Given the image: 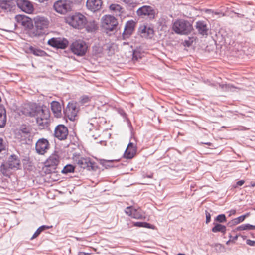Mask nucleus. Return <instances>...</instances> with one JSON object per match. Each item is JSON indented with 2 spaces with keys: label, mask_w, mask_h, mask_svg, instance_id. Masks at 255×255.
<instances>
[{
  "label": "nucleus",
  "mask_w": 255,
  "mask_h": 255,
  "mask_svg": "<svg viewBox=\"0 0 255 255\" xmlns=\"http://www.w3.org/2000/svg\"><path fill=\"white\" fill-rule=\"evenodd\" d=\"M109 8L110 10L115 12L116 15H120L123 11V8L119 4H112Z\"/></svg>",
  "instance_id": "bb28decb"
},
{
  "label": "nucleus",
  "mask_w": 255,
  "mask_h": 255,
  "mask_svg": "<svg viewBox=\"0 0 255 255\" xmlns=\"http://www.w3.org/2000/svg\"><path fill=\"white\" fill-rule=\"evenodd\" d=\"M136 23L133 20H129L128 21L125 26L124 31L123 33V37L124 39L128 38L134 30Z\"/></svg>",
  "instance_id": "dca6fc26"
},
{
  "label": "nucleus",
  "mask_w": 255,
  "mask_h": 255,
  "mask_svg": "<svg viewBox=\"0 0 255 255\" xmlns=\"http://www.w3.org/2000/svg\"><path fill=\"white\" fill-rule=\"evenodd\" d=\"M246 243L250 246H253L255 245V241L251 240H247Z\"/></svg>",
  "instance_id": "c03bdc74"
},
{
  "label": "nucleus",
  "mask_w": 255,
  "mask_h": 255,
  "mask_svg": "<svg viewBox=\"0 0 255 255\" xmlns=\"http://www.w3.org/2000/svg\"><path fill=\"white\" fill-rule=\"evenodd\" d=\"M6 122V111L3 107H0V128L3 127Z\"/></svg>",
  "instance_id": "393cba45"
},
{
  "label": "nucleus",
  "mask_w": 255,
  "mask_h": 255,
  "mask_svg": "<svg viewBox=\"0 0 255 255\" xmlns=\"http://www.w3.org/2000/svg\"><path fill=\"white\" fill-rule=\"evenodd\" d=\"M137 13L139 16L142 17L147 16L149 18L152 19L154 17L155 12L151 7L143 6L137 10Z\"/></svg>",
  "instance_id": "4468645a"
},
{
  "label": "nucleus",
  "mask_w": 255,
  "mask_h": 255,
  "mask_svg": "<svg viewBox=\"0 0 255 255\" xmlns=\"http://www.w3.org/2000/svg\"><path fill=\"white\" fill-rule=\"evenodd\" d=\"M134 209V208H133L132 206H129L127 207L125 210V212L126 214L128 215L129 216H130L131 217H132L133 215V211Z\"/></svg>",
  "instance_id": "473e14b6"
},
{
  "label": "nucleus",
  "mask_w": 255,
  "mask_h": 255,
  "mask_svg": "<svg viewBox=\"0 0 255 255\" xmlns=\"http://www.w3.org/2000/svg\"><path fill=\"white\" fill-rule=\"evenodd\" d=\"M235 213H236V211H235V210H231V211H230V215L231 214H235Z\"/></svg>",
  "instance_id": "3c124183"
},
{
  "label": "nucleus",
  "mask_w": 255,
  "mask_h": 255,
  "mask_svg": "<svg viewBox=\"0 0 255 255\" xmlns=\"http://www.w3.org/2000/svg\"><path fill=\"white\" fill-rule=\"evenodd\" d=\"M133 215L132 218L136 219H145V216L143 212L140 209H135L133 211Z\"/></svg>",
  "instance_id": "cd10ccee"
},
{
  "label": "nucleus",
  "mask_w": 255,
  "mask_h": 255,
  "mask_svg": "<svg viewBox=\"0 0 255 255\" xmlns=\"http://www.w3.org/2000/svg\"><path fill=\"white\" fill-rule=\"evenodd\" d=\"M139 32L141 37L145 38H151L154 33L152 28L145 25H142L140 27Z\"/></svg>",
  "instance_id": "6ab92c4d"
},
{
  "label": "nucleus",
  "mask_w": 255,
  "mask_h": 255,
  "mask_svg": "<svg viewBox=\"0 0 255 255\" xmlns=\"http://www.w3.org/2000/svg\"><path fill=\"white\" fill-rule=\"evenodd\" d=\"M244 183H245L244 180H240V181H238L236 183V185H234L233 187H234V188H237L238 186H240L243 185Z\"/></svg>",
  "instance_id": "79ce46f5"
},
{
  "label": "nucleus",
  "mask_w": 255,
  "mask_h": 255,
  "mask_svg": "<svg viewBox=\"0 0 255 255\" xmlns=\"http://www.w3.org/2000/svg\"><path fill=\"white\" fill-rule=\"evenodd\" d=\"M33 21L36 30H31L29 32L31 37L39 36L42 33V30L47 28L49 24L48 19L44 16H37L34 18Z\"/></svg>",
  "instance_id": "7ed1b4c3"
},
{
  "label": "nucleus",
  "mask_w": 255,
  "mask_h": 255,
  "mask_svg": "<svg viewBox=\"0 0 255 255\" xmlns=\"http://www.w3.org/2000/svg\"><path fill=\"white\" fill-rule=\"evenodd\" d=\"M78 112V109L75 103H69L66 110L65 113L71 121H74Z\"/></svg>",
  "instance_id": "f8f14e48"
},
{
  "label": "nucleus",
  "mask_w": 255,
  "mask_h": 255,
  "mask_svg": "<svg viewBox=\"0 0 255 255\" xmlns=\"http://www.w3.org/2000/svg\"><path fill=\"white\" fill-rule=\"evenodd\" d=\"M68 130L66 127L63 125H58L55 129L54 135L59 140H64L67 138Z\"/></svg>",
  "instance_id": "9b49d317"
},
{
  "label": "nucleus",
  "mask_w": 255,
  "mask_h": 255,
  "mask_svg": "<svg viewBox=\"0 0 255 255\" xmlns=\"http://www.w3.org/2000/svg\"><path fill=\"white\" fill-rule=\"evenodd\" d=\"M127 44H128V43H126L125 42L123 43V45H127Z\"/></svg>",
  "instance_id": "5fc2aeb1"
},
{
  "label": "nucleus",
  "mask_w": 255,
  "mask_h": 255,
  "mask_svg": "<svg viewBox=\"0 0 255 255\" xmlns=\"http://www.w3.org/2000/svg\"><path fill=\"white\" fill-rule=\"evenodd\" d=\"M73 2L68 0H59L54 4L55 11L61 14H65L72 10Z\"/></svg>",
  "instance_id": "39448f33"
},
{
  "label": "nucleus",
  "mask_w": 255,
  "mask_h": 255,
  "mask_svg": "<svg viewBox=\"0 0 255 255\" xmlns=\"http://www.w3.org/2000/svg\"><path fill=\"white\" fill-rule=\"evenodd\" d=\"M246 216H247L246 215L241 216L238 218L234 219L233 220V222H234V224H238L240 223V222H243L245 220Z\"/></svg>",
  "instance_id": "f704fd0d"
},
{
  "label": "nucleus",
  "mask_w": 255,
  "mask_h": 255,
  "mask_svg": "<svg viewBox=\"0 0 255 255\" xmlns=\"http://www.w3.org/2000/svg\"><path fill=\"white\" fill-rule=\"evenodd\" d=\"M195 27L200 34L203 36L208 34L209 27L205 21H198L196 22Z\"/></svg>",
  "instance_id": "aec40b11"
},
{
  "label": "nucleus",
  "mask_w": 255,
  "mask_h": 255,
  "mask_svg": "<svg viewBox=\"0 0 255 255\" xmlns=\"http://www.w3.org/2000/svg\"><path fill=\"white\" fill-rule=\"evenodd\" d=\"M8 165L10 169H17L20 166V160L16 155H11L8 159Z\"/></svg>",
  "instance_id": "5701e85b"
},
{
  "label": "nucleus",
  "mask_w": 255,
  "mask_h": 255,
  "mask_svg": "<svg viewBox=\"0 0 255 255\" xmlns=\"http://www.w3.org/2000/svg\"><path fill=\"white\" fill-rule=\"evenodd\" d=\"M102 4V0H87L86 6L88 9L95 12L101 9Z\"/></svg>",
  "instance_id": "a211bd4d"
},
{
  "label": "nucleus",
  "mask_w": 255,
  "mask_h": 255,
  "mask_svg": "<svg viewBox=\"0 0 255 255\" xmlns=\"http://www.w3.org/2000/svg\"><path fill=\"white\" fill-rule=\"evenodd\" d=\"M13 4L11 0H0V7L5 10H10Z\"/></svg>",
  "instance_id": "b1692460"
},
{
  "label": "nucleus",
  "mask_w": 255,
  "mask_h": 255,
  "mask_svg": "<svg viewBox=\"0 0 255 255\" xmlns=\"http://www.w3.org/2000/svg\"><path fill=\"white\" fill-rule=\"evenodd\" d=\"M8 169H10L8 168V163L7 164H2L1 165L0 171L3 174H4V175L6 174Z\"/></svg>",
  "instance_id": "72a5a7b5"
},
{
  "label": "nucleus",
  "mask_w": 255,
  "mask_h": 255,
  "mask_svg": "<svg viewBox=\"0 0 255 255\" xmlns=\"http://www.w3.org/2000/svg\"><path fill=\"white\" fill-rule=\"evenodd\" d=\"M136 146L130 142L124 153V157L128 159L132 158L136 154Z\"/></svg>",
  "instance_id": "412c9836"
},
{
  "label": "nucleus",
  "mask_w": 255,
  "mask_h": 255,
  "mask_svg": "<svg viewBox=\"0 0 255 255\" xmlns=\"http://www.w3.org/2000/svg\"><path fill=\"white\" fill-rule=\"evenodd\" d=\"M51 108L55 117L59 118L61 116V106L58 102L52 101L51 103Z\"/></svg>",
  "instance_id": "4be33fe9"
},
{
  "label": "nucleus",
  "mask_w": 255,
  "mask_h": 255,
  "mask_svg": "<svg viewBox=\"0 0 255 255\" xmlns=\"http://www.w3.org/2000/svg\"><path fill=\"white\" fill-rule=\"evenodd\" d=\"M134 226L139 227H144L149 229H155L154 225H151L146 222H136L134 223Z\"/></svg>",
  "instance_id": "c756f323"
},
{
  "label": "nucleus",
  "mask_w": 255,
  "mask_h": 255,
  "mask_svg": "<svg viewBox=\"0 0 255 255\" xmlns=\"http://www.w3.org/2000/svg\"><path fill=\"white\" fill-rule=\"evenodd\" d=\"M15 19L17 21L21 23L23 26L29 29V32L31 30H34L33 28V24L31 18L25 15H16Z\"/></svg>",
  "instance_id": "ddd939ff"
},
{
  "label": "nucleus",
  "mask_w": 255,
  "mask_h": 255,
  "mask_svg": "<svg viewBox=\"0 0 255 255\" xmlns=\"http://www.w3.org/2000/svg\"><path fill=\"white\" fill-rule=\"evenodd\" d=\"M206 224H208L209 223V222L211 220V215L207 211H206Z\"/></svg>",
  "instance_id": "a19ab883"
},
{
  "label": "nucleus",
  "mask_w": 255,
  "mask_h": 255,
  "mask_svg": "<svg viewBox=\"0 0 255 255\" xmlns=\"http://www.w3.org/2000/svg\"><path fill=\"white\" fill-rule=\"evenodd\" d=\"M50 147L48 141L44 138L39 139L35 145L36 152L40 155H44Z\"/></svg>",
  "instance_id": "1a4fd4ad"
},
{
  "label": "nucleus",
  "mask_w": 255,
  "mask_h": 255,
  "mask_svg": "<svg viewBox=\"0 0 255 255\" xmlns=\"http://www.w3.org/2000/svg\"><path fill=\"white\" fill-rule=\"evenodd\" d=\"M21 131L22 133L25 134L26 135H28L30 133V129L27 127H22L21 129Z\"/></svg>",
  "instance_id": "4c0bfd02"
},
{
  "label": "nucleus",
  "mask_w": 255,
  "mask_h": 255,
  "mask_svg": "<svg viewBox=\"0 0 255 255\" xmlns=\"http://www.w3.org/2000/svg\"><path fill=\"white\" fill-rule=\"evenodd\" d=\"M226 86H228V87H230V85H227Z\"/></svg>",
  "instance_id": "13d9d810"
},
{
  "label": "nucleus",
  "mask_w": 255,
  "mask_h": 255,
  "mask_svg": "<svg viewBox=\"0 0 255 255\" xmlns=\"http://www.w3.org/2000/svg\"><path fill=\"white\" fill-rule=\"evenodd\" d=\"M90 253H85L83 252H80L79 253L78 255H90Z\"/></svg>",
  "instance_id": "de8ad7c7"
},
{
  "label": "nucleus",
  "mask_w": 255,
  "mask_h": 255,
  "mask_svg": "<svg viewBox=\"0 0 255 255\" xmlns=\"http://www.w3.org/2000/svg\"><path fill=\"white\" fill-rule=\"evenodd\" d=\"M75 167L71 164L66 165L62 170V173L63 174H68L69 173H72L74 171Z\"/></svg>",
  "instance_id": "2f4dec72"
},
{
  "label": "nucleus",
  "mask_w": 255,
  "mask_h": 255,
  "mask_svg": "<svg viewBox=\"0 0 255 255\" xmlns=\"http://www.w3.org/2000/svg\"><path fill=\"white\" fill-rule=\"evenodd\" d=\"M50 228V227L49 226H45V225H43V226H41V227H40L39 228V229L40 230V231L42 232L43 231V230H45V229H49Z\"/></svg>",
  "instance_id": "49530a36"
},
{
  "label": "nucleus",
  "mask_w": 255,
  "mask_h": 255,
  "mask_svg": "<svg viewBox=\"0 0 255 255\" xmlns=\"http://www.w3.org/2000/svg\"><path fill=\"white\" fill-rule=\"evenodd\" d=\"M123 1L128 5H131L134 2V0H123Z\"/></svg>",
  "instance_id": "a18cd8bd"
},
{
  "label": "nucleus",
  "mask_w": 255,
  "mask_h": 255,
  "mask_svg": "<svg viewBox=\"0 0 255 255\" xmlns=\"http://www.w3.org/2000/svg\"><path fill=\"white\" fill-rule=\"evenodd\" d=\"M237 239H238V236H236L233 237V240H237Z\"/></svg>",
  "instance_id": "603ef678"
},
{
  "label": "nucleus",
  "mask_w": 255,
  "mask_h": 255,
  "mask_svg": "<svg viewBox=\"0 0 255 255\" xmlns=\"http://www.w3.org/2000/svg\"><path fill=\"white\" fill-rule=\"evenodd\" d=\"M35 0L41 3V2H43L45 1H47V0Z\"/></svg>",
  "instance_id": "8fccbe9b"
},
{
  "label": "nucleus",
  "mask_w": 255,
  "mask_h": 255,
  "mask_svg": "<svg viewBox=\"0 0 255 255\" xmlns=\"http://www.w3.org/2000/svg\"><path fill=\"white\" fill-rule=\"evenodd\" d=\"M101 23L103 28L110 31L115 29L118 24L117 19L110 15L104 16L101 19Z\"/></svg>",
  "instance_id": "423d86ee"
},
{
  "label": "nucleus",
  "mask_w": 255,
  "mask_h": 255,
  "mask_svg": "<svg viewBox=\"0 0 255 255\" xmlns=\"http://www.w3.org/2000/svg\"><path fill=\"white\" fill-rule=\"evenodd\" d=\"M72 52L78 56H83L86 53L87 46L83 41H76L71 46Z\"/></svg>",
  "instance_id": "0eeeda50"
},
{
  "label": "nucleus",
  "mask_w": 255,
  "mask_h": 255,
  "mask_svg": "<svg viewBox=\"0 0 255 255\" xmlns=\"http://www.w3.org/2000/svg\"><path fill=\"white\" fill-rule=\"evenodd\" d=\"M17 4L18 7L25 13H31L33 11V5L27 0H17Z\"/></svg>",
  "instance_id": "2eb2a0df"
},
{
  "label": "nucleus",
  "mask_w": 255,
  "mask_h": 255,
  "mask_svg": "<svg viewBox=\"0 0 255 255\" xmlns=\"http://www.w3.org/2000/svg\"><path fill=\"white\" fill-rule=\"evenodd\" d=\"M29 50L31 53H33L36 56H43L46 54L44 51L36 49L33 47H30Z\"/></svg>",
  "instance_id": "7c9ffc66"
},
{
  "label": "nucleus",
  "mask_w": 255,
  "mask_h": 255,
  "mask_svg": "<svg viewBox=\"0 0 255 255\" xmlns=\"http://www.w3.org/2000/svg\"><path fill=\"white\" fill-rule=\"evenodd\" d=\"M230 242V240L227 242L226 244H228Z\"/></svg>",
  "instance_id": "4d7b16f0"
},
{
  "label": "nucleus",
  "mask_w": 255,
  "mask_h": 255,
  "mask_svg": "<svg viewBox=\"0 0 255 255\" xmlns=\"http://www.w3.org/2000/svg\"><path fill=\"white\" fill-rule=\"evenodd\" d=\"M48 44L57 49H65L68 45V41L65 38H52L48 40Z\"/></svg>",
  "instance_id": "9d476101"
},
{
  "label": "nucleus",
  "mask_w": 255,
  "mask_h": 255,
  "mask_svg": "<svg viewBox=\"0 0 255 255\" xmlns=\"http://www.w3.org/2000/svg\"><path fill=\"white\" fill-rule=\"evenodd\" d=\"M246 230H255V226L249 224H246Z\"/></svg>",
  "instance_id": "37998d69"
},
{
  "label": "nucleus",
  "mask_w": 255,
  "mask_h": 255,
  "mask_svg": "<svg viewBox=\"0 0 255 255\" xmlns=\"http://www.w3.org/2000/svg\"><path fill=\"white\" fill-rule=\"evenodd\" d=\"M251 186H252V187H255V183H252V184H251Z\"/></svg>",
  "instance_id": "864d4df0"
},
{
  "label": "nucleus",
  "mask_w": 255,
  "mask_h": 255,
  "mask_svg": "<svg viewBox=\"0 0 255 255\" xmlns=\"http://www.w3.org/2000/svg\"><path fill=\"white\" fill-rule=\"evenodd\" d=\"M41 232V231H40V230L39 228H38L30 239L32 240L34 238H36L40 234Z\"/></svg>",
  "instance_id": "58836bf2"
},
{
  "label": "nucleus",
  "mask_w": 255,
  "mask_h": 255,
  "mask_svg": "<svg viewBox=\"0 0 255 255\" xmlns=\"http://www.w3.org/2000/svg\"><path fill=\"white\" fill-rule=\"evenodd\" d=\"M143 177L144 178H145V177H147V178H152L153 177V175L152 174H150V175H143Z\"/></svg>",
  "instance_id": "09e8293b"
},
{
  "label": "nucleus",
  "mask_w": 255,
  "mask_h": 255,
  "mask_svg": "<svg viewBox=\"0 0 255 255\" xmlns=\"http://www.w3.org/2000/svg\"><path fill=\"white\" fill-rule=\"evenodd\" d=\"M246 224H242L236 228L237 231H243V230H246Z\"/></svg>",
  "instance_id": "ea45409f"
},
{
  "label": "nucleus",
  "mask_w": 255,
  "mask_h": 255,
  "mask_svg": "<svg viewBox=\"0 0 255 255\" xmlns=\"http://www.w3.org/2000/svg\"><path fill=\"white\" fill-rule=\"evenodd\" d=\"M67 21L73 27L81 29L85 27L87 19L83 14L76 13L68 17Z\"/></svg>",
  "instance_id": "20e7f679"
},
{
  "label": "nucleus",
  "mask_w": 255,
  "mask_h": 255,
  "mask_svg": "<svg viewBox=\"0 0 255 255\" xmlns=\"http://www.w3.org/2000/svg\"><path fill=\"white\" fill-rule=\"evenodd\" d=\"M215 226L212 229V231L214 233L221 232L223 233H225L226 228L225 226L220 224H214Z\"/></svg>",
  "instance_id": "c85d7f7f"
},
{
  "label": "nucleus",
  "mask_w": 255,
  "mask_h": 255,
  "mask_svg": "<svg viewBox=\"0 0 255 255\" xmlns=\"http://www.w3.org/2000/svg\"><path fill=\"white\" fill-rule=\"evenodd\" d=\"M172 29L176 34L187 35L191 32L192 26L188 21L179 19L173 22Z\"/></svg>",
  "instance_id": "f03ea898"
},
{
  "label": "nucleus",
  "mask_w": 255,
  "mask_h": 255,
  "mask_svg": "<svg viewBox=\"0 0 255 255\" xmlns=\"http://www.w3.org/2000/svg\"><path fill=\"white\" fill-rule=\"evenodd\" d=\"M60 162V158L57 153L52 154L45 162V166L55 169Z\"/></svg>",
  "instance_id": "f3484780"
},
{
  "label": "nucleus",
  "mask_w": 255,
  "mask_h": 255,
  "mask_svg": "<svg viewBox=\"0 0 255 255\" xmlns=\"http://www.w3.org/2000/svg\"><path fill=\"white\" fill-rule=\"evenodd\" d=\"M90 100V98L87 96H83L81 97L80 101L82 104H85L88 102Z\"/></svg>",
  "instance_id": "e433bc0d"
},
{
  "label": "nucleus",
  "mask_w": 255,
  "mask_h": 255,
  "mask_svg": "<svg viewBox=\"0 0 255 255\" xmlns=\"http://www.w3.org/2000/svg\"><path fill=\"white\" fill-rule=\"evenodd\" d=\"M29 115L36 118V123L39 126L47 127L50 116L49 109L45 106H37L29 112Z\"/></svg>",
  "instance_id": "f257e3e1"
},
{
  "label": "nucleus",
  "mask_w": 255,
  "mask_h": 255,
  "mask_svg": "<svg viewBox=\"0 0 255 255\" xmlns=\"http://www.w3.org/2000/svg\"><path fill=\"white\" fill-rule=\"evenodd\" d=\"M216 220L219 222L223 223L226 221V216L224 214H220L217 216Z\"/></svg>",
  "instance_id": "c9c22d12"
},
{
  "label": "nucleus",
  "mask_w": 255,
  "mask_h": 255,
  "mask_svg": "<svg viewBox=\"0 0 255 255\" xmlns=\"http://www.w3.org/2000/svg\"><path fill=\"white\" fill-rule=\"evenodd\" d=\"M177 255H185L183 254L180 253V254H178Z\"/></svg>",
  "instance_id": "6e6d98bb"
},
{
  "label": "nucleus",
  "mask_w": 255,
  "mask_h": 255,
  "mask_svg": "<svg viewBox=\"0 0 255 255\" xmlns=\"http://www.w3.org/2000/svg\"><path fill=\"white\" fill-rule=\"evenodd\" d=\"M74 160L80 168L87 169L88 170L93 169V164L89 158L78 156H75Z\"/></svg>",
  "instance_id": "6e6552de"
},
{
  "label": "nucleus",
  "mask_w": 255,
  "mask_h": 255,
  "mask_svg": "<svg viewBox=\"0 0 255 255\" xmlns=\"http://www.w3.org/2000/svg\"><path fill=\"white\" fill-rule=\"evenodd\" d=\"M85 26L87 30L89 32L95 31L97 28V24L96 21L93 20H87Z\"/></svg>",
  "instance_id": "a878e982"
}]
</instances>
